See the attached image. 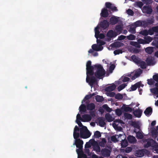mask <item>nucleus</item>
<instances>
[{
	"label": "nucleus",
	"mask_w": 158,
	"mask_h": 158,
	"mask_svg": "<svg viewBox=\"0 0 158 158\" xmlns=\"http://www.w3.org/2000/svg\"><path fill=\"white\" fill-rule=\"evenodd\" d=\"M91 61L88 60L86 64V82L88 83L91 87L97 82V80L94 76V65H91Z\"/></svg>",
	"instance_id": "f257e3e1"
},
{
	"label": "nucleus",
	"mask_w": 158,
	"mask_h": 158,
	"mask_svg": "<svg viewBox=\"0 0 158 158\" xmlns=\"http://www.w3.org/2000/svg\"><path fill=\"white\" fill-rule=\"evenodd\" d=\"M94 70L95 72H94V77L99 79H102L105 74V70L103 69L101 65L98 64H95Z\"/></svg>",
	"instance_id": "f03ea898"
},
{
	"label": "nucleus",
	"mask_w": 158,
	"mask_h": 158,
	"mask_svg": "<svg viewBox=\"0 0 158 158\" xmlns=\"http://www.w3.org/2000/svg\"><path fill=\"white\" fill-rule=\"evenodd\" d=\"M83 141L80 139L75 140V142L73 144V145H76L77 148H78L76 149V152L78 156H79L84 153L83 151Z\"/></svg>",
	"instance_id": "7ed1b4c3"
},
{
	"label": "nucleus",
	"mask_w": 158,
	"mask_h": 158,
	"mask_svg": "<svg viewBox=\"0 0 158 158\" xmlns=\"http://www.w3.org/2000/svg\"><path fill=\"white\" fill-rule=\"evenodd\" d=\"M91 134L88 130L86 126H83L80 129V137L83 139H87L89 138Z\"/></svg>",
	"instance_id": "20e7f679"
},
{
	"label": "nucleus",
	"mask_w": 158,
	"mask_h": 158,
	"mask_svg": "<svg viewBox=\"0 0 158 158\" xmlns=\"http://www.w3.org/2000/svg\"><path fill=\"white\" fill-rule=\"evenodd\" d=\"M153 79L157 82L155 84V87L150 89L151 92L154 94H158V74L153 76Z\"/></svg>",
	"instance_id": "39448f33"
},
{
	"label": "nucleus",
	"mask_w": 158,
	"mask_h": 158,
	"mask_svg": "<svg viewBox=\"0 0 158 158\" xmlns=\"http://www.w3.org/2000/svg\"><path fill=\"white\" fill-rule=\"evenodd\" d=\"M101 152L102 156H103L108 157L110 156L111 151L109 149L104 148L101 150Z\"/></svg>",
	"instance_id": "423d86ee"
},
{
	"label": "nucleus",
	"mask_w": 158,
	"mask_h": 158,
	"mask_svg": "<svg viewBox=\"0 0 158 158\" xmlns=\"http://www.w3.org/2000/svg\"><path fill=\"white\" fill-rule=\"evenodd\" d=\"M144 85L142 84L141 81L138 82L135 84L134 85H132L131 86V89L132 91H135L138 88H139L140 86L143 87Z\"/></svg>",
	"instance_id": "0eeeda50"
},
{
	"label": "nucleus",
	"mask_w": 158,
	"mask_h": 158,
	"mask_svg": "<svg viewBox=\"0 0 158 158\" xmlns=\"http://www.w3.org/2000/svg\"><path fill=\"white\" fill-rule=\"evenodd\" d=\"M147 143L144 145V147L147 148L151 146L152 147V146L155 144L156 142L152 139H148L147 141Z\"/></svg>",
	"instance_id": "6e6552de"
},
{
	"label": "nucleus",
	"mask_w": 158,
	"mask_h": 158,
	"mask_svg": "<svg viewBox=\"0 0 158 158\" xmlns=\"http://www.w3.org/2000/svg\"><path fill=\"white\" fill-rule=\"evenodd\" d=\"M82 121L83 122H88L91 120L92 117L89 114H85L82 115Z\"/></svg>",
	"instance_id": "1a4fd4ad"
},
{
	"label": "nucleus",
	"mask_w": 158,
	"mask_h": 158,
	"mask_svg": "<svg viewBox=\"0 0 158 158\" xmlns=\"http://www.w3.org/2000/svg\"><path fill=\"white\" fill-rule=\"evenodd\" d=\"M142 73V70L141 69H139L135 71L134 75L131 77V79L132 80L135 79L136 78L139 77Z\"/></svg>",
	"instance_id": "9d476101"
},
{
	"label": "nucleus",
	"mask_w": 158,
	"mask_h": 158,
	"mask_svg": "<svg viewBox=\"0 0 158 158\" xmlns=\"http://www.w3.org/2000/svg\"><path fill=\"white\" fill-rule=\"evenodd\" d=\"M108 15L109 13L107 9L105 8H103L100 13L101 17L106 18L108 16Z\"/></svg>",
	"instance_id": "9b49d317"
},
{
	"label": "nucleus",
	"mask_w": 158,
	"mask_h": 158,
	"mask_svg": "<svg viewBox=\"0 0 158 158\" xmlns=\"http://www.w3.org/2000/svg\"><path fill=\"white\" fill-rule=\"evenodd\" d=\"M142 110L141 109H138L133 111V114L134 116L137 118H140L142 115Z\"/></svg>",
	"instance_id": "f8f14e48"
},
{
	"label": "nucleus",
	"mask_w": 158,
	"mask_h": 158,
	"mask_svg": "<svg viewBox=\"0 0 158 158\" xmlns=\"http://www.w3.org/2000/svg\"><path fill=\"white\" fill-rule=\"evenodd\" d=\"M152 112V109L151 107H149L146 108L144 111V113L145 115L148 116L151 115Z\"/></svg>",
	"instance_id": "ddd939ff"
},
{
	"label": "nucleus",
	"mask_w": 158,
	"mask_h": 158,
	"mask_svg": "<svg viewBox=\"0 0 158 158\" xmlns=\"http://www.w3.org/2000/svg\"><path fill=\"white\" fill-rule=\"evenodd\" d=\"M109 26V23L106 20H104L101 22V27L104 29H106Z\"/></svg>",
	"instance_id": "4468645a"
},
{
	"label": "nucleus",
	"mask_w": 158,
	"mask_h": 158,
	"mask_svg": "<svg viewBox=\"0 0 158 158\" xmlns=\"http://www.w3.org/2000/svg\"><path fill=\"white\" fill-rule=\"evenodd\" d=\"M143 9L144 12L147 14H151L152 11L151 7L149 6H144Z\"/></svg>",
	"instance_id": "2eb2a0df"
},
{
	"label": "nucleus",
	"mask_w": 158,
	"mask_h": 158,
	"mask_svg": "<svg viewBox=\"0 0 158 158\" xmlns=\"http://www.w3.org/2000/svg\"><path fill=\"white\" fill-rule=\"evenodd\" d=\"M118 21V19L116 17L113 16L110 19V23L112 25H114L116 24Z\"/></svg>",
	"instance_id": "dca6fc26"
},
{
	"label": "nucleus",
	"mask_w": 158,
	"mask_h": 158,
	"mask_svg": "<svg viewBox=\"0 0 158 158\" xmlns=\"http://www.w3.org/2000/svg\"><path fill=\"white\" fill-rule=\"evenodd\" d=\"M116 86L114 84L106 87L105 90L107 92H111L113 91L116 88Z\"/></svg>",
	"instance_id": "f3484780"
},
{
	"label": "nucleus",
	"mask_w": 158,
	"mask_h": 158,
	"mask_svg": "<svg viewBox=\"0 0 158 158\" xmlns=\"http://www.w3.org/2000/svg\"><path fill=\"white\" fill-rule=\"evenodd\" d=\"M92 48L94 50L98 51L102 50L103 49V47L99 46L96 44H94L92 46Z\"/></svg>",
	"instance_id": "a211bd4d"
},
{
	"label": "nucleus",
	"mask_w": 158,
	"mask_h": 158,
	"mask_svg": "<svg viewBox=\"0 0 158 158\" xmlns=\"http://www.w3.org/2000/svg\"><path fill=\"white\" fill-rule=\"evenodd\" d=\"M127 139L129 143H134L137 141L135 137L131 135H129L127 137Z\"/></svg>",
	"instance_id": "6ab92c4d"
},
{
	"label": "nucleus",
	"mask_w": 158,
	"mask_h": 158,
	"mask_svg": "<svg viewBox=\"0 0 158 158\" xmlns=\"http://www.w3.org/2000/svg\"><path fill=\"white\" fill-rule=\"evenodd\" d=\"M116 36L115 33L112 30H109L106 34V36L110 38H112Z\"/></svg>",
	"instance_id": "aec40b11"
},
{
	"label": "nucleus",
	"mask_w": 158,
	"mask_h": 158,
	"mask_svg": "<svg viewBox=\"0 0 158 158\" xmlns=\"http://www.w3.org/2000/svg\"><path fill=\"white\" fill-rule=\"evenodd\" d=\"M98 119L99 121L98 124L99 126L102 127H104L106 124V123L105 122V120L102 117H99Z\"/></svg>",
	"instance_id": "412c9836"
},
{
	"label": "nucleus",
	"mask_w": 158,
	"mask_h": 158,
	"mask_svg": "<svg viewBox=\"0 0 158 158\" xmlns=\"http://www.w3.org/2000/svg\"><path fill=\"white\" fill-rule=\"evenodd\" d=\"M86 107L87 110H92L95 109V106L94 103H91L88 104L87 105Z\"/></svg>",
	"instance_id": "4be33fe9"
},
{
	"label": "nucleus",
	"mask_w": 158,
	"mask_h": 158,
	"mask_svg": "<svg viewBox=\"0 0 158 158\" xmlns=\"http://www.w3.org/2000/svg\"><path fill=\"white\" fill-rule=\"evenodd\" d=\"M87 107L84 104H82L80 106L79 110L81 112V114H82V112H85L86 111Z\"/></svg>",
	"instance_id": "5701e85b"
},
{
	"label": "nucleus",
	"mask_w": 158,
	"mask_h": 158,
	"mask_svg": "<svg viewBox=\"0 0 158 158\" xmlns=\"http://www.w3.org/2000/svg\"><path fill=\"white\" fill-rule=\"evenodd\" d=\"M131 58L132 60L136 64H138L139 62L140 61L139 59L137 56L135 55H132L131 57Z\"/></svg>",
	"instance_id": "b1692460"
},
{
	"label": "nucleus",
	"mask_w": 158,
	"mask_h": 158,
	"mask_svg": "<svg viewBox=\"0 0 158 158\" xmlns=\"http://www.w3.org/2000/svg\"><path fill=\"white\" fill-rule=\"evenodd\" d=\"M105 117L106 119L108 122H111L113 120L111 116L109 114H105Z\"/></svg>",
	"instance_id": "393cba45"
},
{
	"label": "nucleus",
	"mask_w": 158,
	"mask_h": 158,
	"mask_svg": "<svg viewBox=\"0 0 158 158\" xmlns=\"http://www.w3.org/2000/svg\"><path fill=\"white\" fill-rule=\"evenodd\" d=\"M99 27L97 26L95 28V36L97 39L98 38V36L99 35L100 32L99 31Z\"/></svg>",
	"instance_id": "a878e982"
},
{
	"label": "nucleus",
	"mask_w": 158,
	"mask_h": 158,
	"mask_svg": "<svg viewBox=\"0 0 158 158\" xmlns=\"http://www.w3.org/2000/svg\"><path fill=\"white\" fill-rule=\"evenodd\" d=\"M130 45L136 47L137 48H140L141 45L139 44V43L137 42L131 41L130 42Z\"/></svg>",
	"instance_id": "bb28decb"
},
{
	"label": "nucleus",
	"mask_w": 158,
	"mask_h": 158,
	"mask_svg": "<svg viewBox=\"0 0 158 158\" xmlns=\"http://www.w3.org/2000/svg\"><path fill=\"white\" fill-rule=\"evenodd\" d=\"M144 40L146 44H149L152 40V38L150 36H145L144 37Z\"/></svg>",
	"instance_id": "cd10ccee"
},
{
	"label": "nucleus",
	"mask_w": 158,
	"mask_h": 158,
	"mask_svg": "<svg viewBox=\"0 0 158 158\" xmlns=\"http://www.w3.org/2000/svg\"><path fill=\"white\" fill-rule=\"evenodd\" d=\"M154 22V19L153 18L147 19L146 21V24L147 25H150L152 24Z\"/></svg>",
	"instance_id": "c85d7f7f"
},
{
	"label": "nucleus",
	"mask_w": 158,
	"mask_h": 158,
	"mask_svg": "<svg viewBox=\"0 0 158 158\" xmlns=\"http://www.w3.org/2000/svg\"><path fill=\"white\" fill-rule=\"evenodd\" d=\"M145 52L151 54L153 52V48L152 47H148L145 49Z\"/></svg>",
	"instance_id": "c756f323"
},
{
	"label": "nucleus",
	"mask_w": 158,
	"mask_h": 158,
	"mask_svg": "<svg viewBox=\"0 0 158 158\" xmlns=\"http://www.w3.org/2000/svg\"><path fill=\"white\" fill-rule=\"evenodd\" d=\"M128 145V142L126 139H124L122 140L121 142V146L122 148H124Z\"/></svg>",
	"instance_id": "7c9ffc66"
},
{
	"label": "nucleus",
	"mask_w": 158,
	"mask_h": 158,
	"mask_svg": "<svg viewBox=\"0 0 158 158\" xmlns=\"http://www.w3.org/2000/svg\"><path fill=\"white\" fill-rule=\"evenodd\" d=\"M156 129L155 128H151V133L153 135H156L157 134V130L158 126L156 127Z\"/></svg>",
	"instance_id": "2f4dec72"
},
{
	"label": "nucleus",
	"mask_w": 158,
	"mask_h": 158,
	"mask_svg": "<svg viewBox=\"0 0 158 158\" xmlns=\"http://www.w3.org/2000/svg\"><path fill=\"white\" fill-rule=\"evenodd\" d=\"M135 132L136 133V137L137 139H141L143 138V136L142 133L140 132Z\"/></svg>",
	"instance_id": "473e14b6"
},
{
	"label": "nucleus",
	"mask_w": 158,
	"mask_h": 158,
	"mask_svg": "<svg viewBox=\"0 0 158 158\" xmlns=\"http://www.w3.org/2000/svg\"><path fill=\"white\" fill-rule=\"evenodd\" d=\"M138 64H140V67L142 69H145L146 68V64L145 62L140 60Z\"/></svg>",
	"instance_id": "72a5a7b5"
},
{
	"label": "nucleus",
	"mask_w": 158,
	"mask_h": 158,
	"mask_svg": "<svg viewBox=\"0 0 158 158\" xmlns=\"http://www.w3.org/2000/svg\"><path fill=\"white\" fill-rule=\"evenodd\" d=\"M96 101L97 102H101L103 101V98L102 96L97 95L95 97Z\"/></svg>",
	"instance_id": "f704fd0d"
},
{
	"label": "nucleus",
	"mask_w": 158,
	"mask_h": 158,
	"mask_svg": "<svg viewBox=\"0 0 158 158\" xmlns=\"http://www.w3.org/2000/svg\"><path fill=\"white\" fill-rule=\"evenodd\" d=\"M97 42L98 44H99L98 46L100 47H102V46L104 45L105 44V42L100 40L97 39Z\"/></svg>",
	"instance_id": "c9c22d12"
},
{
	"label": "nucleus",
	"mask_w": 158,
	"mask_h": 158,
	"mask_svg": "<svg viewBox=\"0 0 158 158\" xmlns=\"http://www.w3.org/2000/svg\"><path fill=\"white\" fill-rule=\"evenodd\" d=\"M139 34L147 36L149 32L147 30H144L140 31Z\"/></svg>",
	"instance_id": "e433bc0d"
},
{
	"label": "nucleus",
	"mask_w": 158,
	"mask_h": 158,
	"mask_svg": "<svg viewBox=\"0 0 158 158\" xmlns=\"http://www.w3.org/2000/svg\"><path fill=\"white\" fill-rule=\"evenodd\" d=\"M127 85L125 83L123 84L119 85L118 87V91L119 92L121 90L124 89Z\"/></svg>",
	"instance_id": "4c0bfd02"
},
{
	"label": "nucleus",
	"mask_w": 158,
	"mask_h": 158,
	"mask_svg": "<svg viewBox=\"0 0 158 158\" xmlns=\"http://www.w3.org/2000/svg\"><path fill=\"white\" fill-rule=\"evenodd\" d=\"M124 116L125 118L129 119H131L132 118V116L130 114L125 113Z\"/></svg>",
	"instance_id": "58836bf2"
},
{
	"label": "nucleus",
	"mask_w": 158,
	"mask_h": 158,
	"mask_svg": "<svg viewBox=\"0 0 158 158\" xmlns=\"http://www.w3.org/2000/svg\"><path fill=\"white\" fill-rule=\"evenodd\" d=\"M153 149L155 151L156 153H158V144L156 142L152 146Z\"/></svg>",
	"instance_id": "ea45409f"
},
{
	"label": "nucleus",
	"mask_w": 158,
	"mask_h": 158,
	"mask_svg": "<svg viewBox=\"0 0 158 158\" xmlns=\"http://www.w3.org/2000/svg\"><path fill=\"white\" fill-rule=\"evenodd\" d=\"M73 136L75 140L77 139L80 136V133L77 132H73Z\"/></svg>",
	"instance_id": "a19ab883"
},
{
	"label": "nucleus",
	"mask_w": 158,
	"mask_h": 158,
	"mask_svg": "<svg viewBox=\"0 0 158 158\" xmlns=\"http://www.w3.org/2000/svg\"><path fill=\"white\" fill-rule=\"evenodd\" d=\"M136 37L133 35L130 34L129 35L127 36V39L130 40H134L135 39Z\"/></svg>",
	"instance_id": "79ce46f5"
},
{
	"label": "nucleus",
	"mask_w": 158,
	"mask_h": 158,
	"mask_svg": "<svg viewBox=\"0 0 158 158\" xmlns=\"http://www.w3.org/2000/svg\"><path fill=\"white\" fill-rule=\"evenodd\" d=\"M134 110V108L132 109L131 108L128 106H126L124 107V110L126 112L129 111L131 112L132 110Z\"/></svg>",
	"instance_id": "37998d69"
},
{
	"label": "nucleus",
	"mask_w": 158,
	"mask_h": 158,
	"mask_svg": "<svg viewBox=\"0 0 158 158\" xmlns=\"http://www.w3.org/2000/svg\"><path fill=\"white\" fill-rule=\"evenodd\" d=\"M94 136L95 138H99L101 136V134L99 131H96L94 133Z\"/></svg>",
	"instance_id": "c03bdc74"
},
{
	"label": "nucleus",
	"mask_w": 158,
	"mask_h": 158,
	"mask_svg": "<svg viewBox=\"0 0 158 158\" xmlns=\"http://www.w3.org/2000/svg\"><path fill=\"white\" fill-rule=\"evenodd\" d=\"M131 125L134 127L136 128L139 129V124L136 122H132L131 123Z\"/></svg>",
	"instance_id": "a18cd8bd"
},
{
	"label": "nucleus",
	"mask_w": 158,
	"mask_h": 158,
	"mask_svg": "<svg viewBox=\"0 0 158 158\" xmlns=\"http://www.w3.org/2000/svg\"><path fill=\"white\" fill-rule=\"evenodd\" d=\"M115 98L116 99L120 100L123 98V96L121 94L118 93L115 95Z\"/></svg>",
	"instance_id": "49530a36"
},
{
	"label": "nucleus",
	"mask_w": 158,
	"mask_h": 158,
	"mask_svg": "<svg viewBox=\"0 0 158 158\" xmlns=\"http://www.w3.org/2000/svg\"><path fill=\"white\" fill-rule=\"evenodd\" d=\"M129 31L132 33H136L135 27H131L129 28Z\"/></svg>",
	"instance_id": "de8ad7c7"
},
{
	"label": "nucleus",
	"mask_w": 158,
	"mask_h": 158,
	"mask_svg": "<svg viewBox=\"0 0 158 158\" xmlns=\"http://www.w3.org/2000/svg\"><path fill=\"white\" fill-rule=\"evenodd\" d=\"M115 30L118 32H121L122 30V28L121 25H118L116 26Z\"/></svg>",
	"instance_id": "09e8293b"
},
{
	"label": "nucleus",
	"mask_w": 158,
	"mask_h": 158,
	"mask_svg": "<svg viewBox=\"0 0 158 158\" xmlns=\"http://www.w3.org/2000/svg\"><path fill=\"white\" fill-rule=\"evenodd\" d=\"M127 13L129 15L133 16L134 15V12L131 9H128L126 11Z\"/></svg>",
	"instance_id": "8fccbe9b"
},
{
	"label": "nucleus",
	"mask_w": 158,
	"mask_h": 158,
	"mask_svg": "<svg viewBox=\"0 0 158 158\" xmlns=\"http://www.w3.org/2000/svg\"><path fill=\"white\" fill-rule=\"evenodd\" d=\"M157 40L153 41L152 44L153 46H155L158 49V38H157Z\"/></svg>",
	"instance_id": "3c124183"
},
{
	"label": "nucleus",
	"mask_w": 158,
	"mask_h": 158,
	"mask_svg": "<svg viewBox=\"0 0 158 158\" xmlns=\"http://www.w3.org/2000/svg\"><path fill=\"white\" fill-rule=\"evenodd\" d=\"M123 51L121 49H117L114 50V53L115 55H118L120 53H122Z\"/></svg>",
	"instance_id": "603ef678"
},
{
	"label": "nucleus",
	"mask_w": 158,
	"mask_h": 158,
	"mask_svg": "<svg viewBox=\"0 0 158 158\" xmlns=\"http://www.w3.org/2000/svg\"><path fill=\"white\" fill-rule=\"evenodd\" d=\"M145 40H144V39H139L137 41L138 43H139V44H146V43L145 42Z\"/></svg>",
	"instance_id": "864d4df0"
},
{
	"label": "nucleus",
	"mask_w": 158,
	"mask_h": 158,
	"mask_svg": "<svg viewBox=\"0 0 158 158\" xmlns=\"http://www.w3.org/2000/svg\"><path fill=\"white\" fill-rule=\"evenodd\" d=\"M135 25L136 27L140 26L142 25V22L140 21H138L135 23Z\"/></svg>",
	"instance_id": "5fc2aeb1"
},
{
	"label": "nucleus",
	"mask_w": 158,
	"mask_h": 158,
	"mask_svg": "<svg viewBox=\"0 0 158 158\" xmlns=\"http://www.w3.org/2000/svg\"><path fill=\"white\" fill-rule=\"evenodd\" d=\"M112 4L110 2H106L105 3V6L107 8L110 9Z\"/></svg>",
	"instance_id": "6e6d98bb"
},
{
	"label": "nucleus",
	"mask_w": 158,
	"mask_h": 158,
	"mask_svg": "<svg viewBox=\"0 0 158 158\" xmlns=\"http://www.w3.org/2000/svg\"><path fill=\"white\" fill-rule=\"evenodd\" d=\"M132 149V147H127L126 148L125 152L127 153L131 152Z\"/></svg>",
	"instance_id": "4d7b16f0"
},
{
	"label": "nucleus",
	"mask_w": 158,
	"mask_h": 158,
	"mask_svg": "<svg viewBox=\"0 0 158 158\" xmlns=\"http://www.w3.org/2000/svg\"><path fill=\"white\" fill-rule=\"evenodd\" d=\"M111 140L112 141L115 143L118 142V141L117 138L114 135H113L111 137Z\"/></svg>",
	"instance_id": "13d9d810"
},
{
	"label": "nucleus",
	"mask_w": 158,
	"mask_h": 158,
	"mask_svg": "<svg viewBox=\"0 0 158 158\" xmlns=\"http://www.w3.org/2000/svg\"><path fill=\"white\" fill-rule=\"evenodd\" d=\"M115 112L117 115L120 116L121 115L122 113L121 110L119 109H117L116 110Z\"/></svg>",
	"instance_id": "bf43d9fd"
},
{
	"label": "nucleus",
	"mask_w": 158,
	"mask_h": 158,
	"mask_svg": "<svg viewBox=\"0 0 158 158\" xmlns=\"http://www.w3.org/2000/svg\"><path fill=\"white\" fill-rule=\"evenodd\" d=\"M147 81L148 84L150 85H152L154 83V81L152 79H148Z\"/></svg>",
	"instance_id": "052dcab7"
},
{
	"label": "nucleus",
	"mask_w": 158,
	"mask_h": 158,
	"mask_svg": "<svg viewBox=\"0 0 158 158\" xmlns=\"http://www.w3.org/2000/svg\"><path fill=\"white\" fill-rule=\"evenodd\" d=\"M78 158H90L89 157L88 158L87 155L83 153L81 155L78 156Z\"/></svg>",
	"instance_id": "680f3d73"
},
{
	"label": "nucleus",
	"mask_w": 158,
	"mask_h": 158,
	"mask_svg": "<svg viewBox=\"0 0 158 158\" xmlns=\"http://www.w3.org/2000/svg\"><path fill=\"white\" fill-rule=\"evenodd\" d=\"M115 67V65L114 64H112L110 67L109 69V71L111 72L114 70Z\"/></svg>",
	"instance_id": "e2e57ef3"
},
{
	"label": "nucleus",
	"mask_w": 158,
	"mask_h": 158,
	"mask_svg": "<svg viewBox=\"0 0 158 158\" xmlns=\"http://www.w3.org/2000/svg\"><path fill=\"white\" fill-rule=\"evenodd\" d=\"M82 118H81L80 115L78 114L77 116L76 121H79V120L82 121Z\"/></svg>",
	"instance_id": "0e129e2a"
},
{
	"label": "nucleus",
	"mask_w": 158,
	"mask_h": 158,
	"mask_svg": "<svg viewBox=\"0 0 158 158\" xmlns=\"http://www.w3.org/2000/svg\"><path fill=\"white\" fill-rule=\"evenodd\" d=\"M113 11H118V9L117 7L115 6H114L113 5L111 6V7L110 9Z\"/></svg>",
	"instance_id": "69168bd1"
},
{
	"label": "nucleus",
	"mask_w": 158,
	"mask_h": 158,
	"mask_svg": "<svg viewBox=\"0 0 158 158\" xmlns=\"http://www.w3.org/2000/svg\"><path fill=\"white\" fill-rule=\"evenodd\" d=\"M137 5L139 7H141L143 5V3L140 1L137 2Z\"/></svg>",
	"instance_id": "338daca9"
},
{
	"label": "nucleus",
	"mask_w": 158,
	"mask_h": 158,
	"mask_svg": "<svg viewBox=\"0 0 158 158\" xmlns=\"http://www.w3.org/2000/svg\"><path fill=\"white\" fill-rule=\"evenodd\" d=\"M130 80V78L127 77H124L123 80V82H126Z\"/></svg>",
	"instance_id": "774afa93"
}]
</instances>
